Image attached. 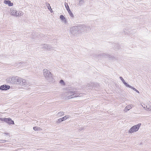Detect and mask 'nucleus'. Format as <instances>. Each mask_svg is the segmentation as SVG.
<instances>
[{
    "instance_id": "f257e3e1",
    "label": "nucleus",
    "mask_w": 151,
    "mask_h": 151,
    "mask_svg": "<svg viewBox=\"0 0 151 151\" xmlns=\"http://www.w3.org/2000/svg\"><path fill=\"white\" fill-rule=\"evenodd\" d=\"M43 75L45 78L49 82L52 81L53 78L51 73L46 69H44L43 70Z\"/></svg>"
},
{
    "instance_id": "f03ea898",
    "label": "nucleus",
    "mask_w": 151,
    "mask_h": 151,
    "mask_svg": "<svg viewBox=\"0 0 151 151\" xmlns=\"http://www.w3.org/2000/svg\"><path fill=\"white\" fill-rule=\"evenodd\" d=\"M19 78L17 77L9 78L6 79L7 81L9 83L19 84Z\"/></svg>"
},
{
    "instance_id": "7ed1b4c3",
    "label": "nucleus",
    "mask_w": 151,
    "mask_h": 151,
    "mask_svg": "<svg viewBox=\"0 0 151 151\" xmlns=\"http://www.w3.org/2000/svg\"><path fill=\"white\" fill-rule=\"evenodd\" d=\"M141 125V123H139L137 125L133 126L129 130V133L132 134L134 132L137 131L139 129Z\"/></svg>"
},
{
    "instance_id": "20e7f679",
    "label": "nucleus",
    "mask_w": 151,
    "mask_h": 151,
    "mask_svg": "<svg viewBox=\"0 0 151 151\" xmlns=\"http://www.w3.org/2000/svg\"><path fill=\"white\" fill-rule=\"evenodd\" d=\"M70 32L72 35L75 36L79 34L77 26L71 27L70 29Z\"/></svg>"
},
{
    "instance_id": "39448f33",
    "label": "nucleus",
    "mask_w": 151,
    "mask_h": 151,
    "mask_svg": "<svg viewBox=\"0 0 151 151\" xmlns=\"http://www.w3.org/2000/svg\"><path fill=\"white\" fill-rule=\"evenodd\" d=\"M92 56L94 58H95L97 60H99V59L103 57H106L108 56L105 53H103L101 54H93Z\"/></svg>"
},
{
    "instance_id": "423d86ee",
    "label": "nucleus",
    "mask_w": 151,
    "mask_h": 151,
    "mask_svg": "<svg viewBox=\"0 0 151 151\" xmlns=\"http://www.w3.org/2000/svg\"><path fill=\"white\" fill-rule=\"evenodd\" d=\"M79 34L85 31L86 25L85 24L78 25L77 26Z\"/></svg>"
},
{
    "instance_id": "0eeeda50",
    "label": "nucleus",
    "mask_w": 151,
    "mask_h": 151,
    "mask_svg": "<svg viewBox=\"0 0 151 151\" xmlns=\"http://www.w3.org/2000/svg\"><path fill=\"white\" fill-rule=\"evenodd\" d=\"M19 83L18 84H19L21 85L24 86H29L28 84V83L24 79L19 78Z\"/></svg>"
},
{
    "instance_id": "6e6552de",
    "label": "nucleus",
    "mask_w": 151,
    "mask_h": 151,
    "mask_svg": "<svg viewBox=\"0 0 151 151\" xmlns=\"http://www.w3.org/2000/svg\"><path fill=\"white\" fill-rule=\"evenodd\" d=\"M65 6L66 8V9L67 10L68 13H69L70 16L72 17H74L73 14L72 12L70 11L69 6L68 5V4L66 2H65Z\"/></svg>"
},
{
    "instance_id": "1a4fd4ad",
    "label": "nucleus",
    "mask_w": 151,
    "mask_h": 151,
    "mask_svg": "<svg viewBox=\"0 0 151 151\" xmlns=\"http://www.w3.org/2000/svg\"><path fill=\"white\" fill-rule=\"evenodd\" d=\"M68 94L69 95L67 97L66 99H69L75 97L74 91L69 92Z\"/></svg>"
},
{
    "instance_id": "9d476101",
    "label": "nucleus",
    "mask_w": 151,
    "mask_h": 151,
    "mask_svg": "<svg viewBox=\"0 0 151 151\" xmlns=\"http://www.w3.org/2000/svg\"><path fill=\"white\" fill-rule=\"evenodd\" d=\"M10 88V86L9 85H3L0 87V89L2 90L6 91L9 89Z\"/></svg>"
},
{
    "instance_id": "9b49d317",
    "label": "nucleus",
    "mask_w": 151,
    "mask_h": 151,
    "mask_svg": "<svg viewBox=\"0 0 151 151\" xmlns=\"http://www.w3.org/2000/svg\"><path fill=\"white\" fill-rule=\"evenodd\" d=\"M42 48L46 49L48 50H50L51 49V46L50 45H48L46 44H42L41 45Z\"/></svg>"
},
{
    "instance_id": "f8f14e48",
    "label": "nucleus",
    "mask_w": 151,
    "mask_h": 151,
    "mask_svg": "<svg viewBox=\"0 0 151 151\" xmlns=\"http://www.w3.org/2000/svg\"><path fill=\"white\" fill-rule=\"evenodd\" d=\"M11 14L12 15L16 16H19V12L17 13V11L14 9H11Z\"/></svg>"
},
{
    "instance_id": "ddd939ff",
    "label": "nucleus",
    "mask_w": 151,
    "mask_h": 151,
    "mask_svg": "<svg viewBox=\"0 0 151 151\" xmlns=\"http://www.w3.org/2000/svg\"><path fill=\"white\" fill-rule=\"evenodd\" d=\"M4 2L5 4H8L9 6H12L13 5V3H11V1L9 0H5Z\"/></svg>"
},
{
    "instance_id": "4468645a",
    "label": "nucleus",
    "mask_w": 151,
    "mask_h": 151,
    "mask_svg": "<svg viewBox=\"0 0 151 151\" xmlns=\"http://www.w3.org/2000/svg\"><path fill=\"white\" fill-rule=\"evenodd\" d=\"M74 91L75 97H79L82 96V93H78L77 92L75 91Z\"/></svg>"
},
{
    "instance_id": "2eb2a0df",
    "label": "nucleus",
    "mask_w": 151,
    "mask_h": 151,
    "mask_svg": "<svg viewBox=\"0 0 151 151\" xmlns=\"http://www.w3.org/2000/svg\"><path fill=\"white\" fill-rule=\"evenodd\" d=\"M146 109L147 110L150 111L151 110V103H149V104H148L146 105Z\"/></svg>"
},
{
    "instance_id": "dca6fc26",
    "label": "nucleus",
    "mask_w": 151,
    "mask_h": 151,
    "mask_svg": "<svg viewBox=\"0 0 151 151\" xmlns=\"http://www.w3.org/2000/svg\"><path fill=\"white\" fill-rule=\"evenodd\" d=\"M64 113L63 111H60L57 114V116L58 117H60L64 115Z\"/></svg>"
},
{
    "instance_id": "f3484780",
    "label": "nucleus",
    "mask_w": 151,
    "mask_h": 151,
    "mask_svg": "<svg viewBox=\"0 0 151 151\" xmlns=\"http://www.w3.org/2000/svg\"><path fill=\"white\" fill-rule=\"evenodd\" d=\"M119 78L122 81L123 83L127 87L128 84L125 82L124 80V79L122 78V77L120 76L119 77Z\"/></svg>"
},
{
    "instance_id": "a211bd4d",
    "label": "nucleus",
    "mask_w": 151,
    "mask_h": 151,
    "mask_svg": "<svg viewBox=\"0 0 151 151\" xmlns=\"http://www.w3.org/2000/svg\"><path fill=\"white\" fill-rule=\"evenodd\" d=\"M46 5L47 6L48 9H49L50 11L51 12V10H52V9L51 8V7L50 6V4L49 3H46Z\"/></svg>"
},
{
    "instance_id": "6ab92c4d",
    "label": "nucleus",
    "mask_w": 151,
    "mask_h": 151,
    "mask_svg": "<svg viewBox=\"0 0 151 151\" xmlns=\"http://www.w3.org/2000/svg\"><path fill=\"white\" fill-rule=\"evenodd\" d=\"M79 4L80 6L83 5L85 2V1L83 0H79Z\"/></svg>"
},
{
    "instance_id": "aec40b11",
    "label": "nucleus",
    "mask_w": 151,
    "mask_h": 151,
    "mask_svg": "<svg viewBox=\"0 0 151 151\" xmlns=\"http://www.w3.org/2000/svg\"><path fill=\"white\" fill-rule=\"evenodd\" d=\"M8 124H14V122L13 120H12L11 118H10L9 121V122Z\"/></svg>"
},
{
    "instance_id": "412c9836",
    "label": "nucleus",
    "mask_w": 151,
    "mask_h": 151,
    "mask_svg": "<svg viewBox=\"0 0 151 151\" xmlns=\"http://www.w3.org/2000/svg\"><path fill=\"white\" fill-rule=\"evenodd\" d=\"M85 31H90L91 30V28L90 26H86Z\"/></svg>"
},
{
    "instance_id": "4be33fe9",
    "label": "nucleus",
    "mask_w": 151,
    "mask_h": 151,
    "mask_svg": "<svg viewBox=\"0 0 151 151\" xmlns=\"http://www.w3.org/2000/svg\"><path fill=\"white\" fill-rule=\"evenodd\" d=\"M86 88L88 89H90L92 88V86L90 84H88Z\"/></svg>"
},
{
    "instance_id": "5701e85b",
    "label": "nucleus",
    "mask_w": 151,
    "mask_h": 151,
    "mask_svg": "<svg viewBox=\"0 0 151 151\" xmlns=\"http://www.w3.org/2000/svg\"><path fill=\"white\" fill-rule=\"evenodd\" d=\"M69 117V116L67 115L65 116L62 118L63 121H64L66 119H67Z\"/></svg>"
},
{
    "instance_id": "b1692460",
    "label": "nucleus",
    "mask_w": 151,
    "mask_h": 151,
    "mask_svg": "<svg viewBox=\"0 0 151 151\" xmlns=\"http://www.w3.org/2000/svg\"><path fill=\"white\" fill-rule=\"evenodd\" d=\"M10 118H6L5 122L8 124L9 122V121Z\"/></svg>"
},
{
    "instance_id": "393cba45",
    "label": "nucleus",
    "mask_w": 151,
    "mask_h": 151,
    "mask_svg": "<svg viewBox=\"0 0 151 151\" xmlns=\"http://www.w3.org/2000/svg\"><path fill=\"white\" fill-rule=\"evenodd\" d=\"M65 17L63 15H61L60 16V19L62 20H63V19H65Z\"/></svg>"
},
{
    "instance_id": "a878e982",
    "label": "nucleus",
    "mask_w": 151,
    "mask_h": 151,
    "mask_svg": "<svg viewBox=\"0 0 151 151\" xmlns=\"http://www.w3.org/2000/svg\"><path fill=\"white\" fill-rule=\"evenodd\" d=\"M132 108V107L130 105H128L126 106V108H127V110H129Z\"/></svg>"
},
{
    "instance_id": "bb28decb",
    "label": "nucleus",
    "mask_w": 151,
    "mask_h": 151,
    "mask_svg": "<svg viewBox=\"0 0 151 151\" xmlns=\"http://www.w3.org/2000/svg\"><path fill=\"white\" fill-rule=\"evenodd\" d=\"M63 121V119H62V118H60L58 120V121L57 122V123H60L62 121Z\"/></svg>"
},
{
    "instance_id": "cd10ccee",
    "label": "nucleus",
    "mask_w": 151,
    "mask_h": 151,
    "mask_svg": "<svg viewBox=\"0 0 151 151\" xmlns=\"http://www.w3.org/2000/svg\"><path fill=\"white\" fill-rule=\"evenodd\" d=\"M127 87H129V88H131L132 89H133V90L135 88L133 87H132L131 86H130L129 84H128V85L127 86Z\"/></svg>"
},
{
    "instance_id": "c85d7f7f",
    "label": "nucleus",
    "mask_w": 151,
    "mask_h": 151,
    "mask_svg": "<svg viewBox=\"0 0 151 151\" xmlns=\"http://www.w3.org/2000/svg\"><path fill=\"white\" fill-rule=\"evenodd\" d=\"M6 142V140H2L0 139V142L4 143Z\"/></svg>"
},
{
    "instance_id": "c756f323",
    "label": "nucleus",
    "mask_w": 151,
    "mask_h": 151,
    "mask_svg": "<svg viewBox=\"0 0 151 151\" xmlns=\"http://www.w3.org/2000/svg\"><path fill=\"white\" fill-rule=\"evenodd\" d=\"M5 119H6V118H0V120L1 121H4L5 122Z\"/></svg>"
},
{
    "instance_id": "7c9ffc66",
    "label": "nucleus",
    "mask_w": 151,
    "mask_h": 151,
    "mask_svg": "<svg viewBox=\"0 0 151 151\" xmlns=\"http://www.w3.org/2000/svg\"><path fill=\"white\" fill-rule=\"evenodd\" d=\"M38 127H33V129L35 131H37L38 130Z\"/></svg>"
},
{
    "instance_id": "2f4dec72",
    "label": "nucleus",
    "mask_w": 151,
    "mask_h": 151,
    "mask_svg": "<svg viewBox=\"0 0 151 151\" xmlns=\"http://www.w3.org/2000/svg\"><path fill=\"white\" fill-rule=\"evenodd\" d=\"M65 23H67V20L65 19H65H63V20H62Z\"/></svg>"
},
{
    "instance_id": "473e14b6",
    "label": "nucleus",
    "mask_w": 151,
    "mask_h": 151,
    "mask_svg": "<svg viewBox=\"0 0 151 151\" xmlns=\"http://www.w3.org/2000/svg\"><path fill=\"white\" fill-rule=\"evenodd\" d=\"M60 83L61 84L64 83V81L63 80H61L60 81Z\"/></svg>"
},
{
    "instance_id": "72a5a7b5",
    "label": "nucleus",
    "mask_w": 151,
    "mask_h": 151,
    "mask_svg": "<svg viewBox=\"0 0 151 151\" xmlns=\"http://www.w3.org/2000/svg\"><path fill=\"white\" fill-rule=\"evenodd\" d=\"M142 106L145 109H146V105L144 104L143 105H142Z\"/></svg>"
},
{
    "instance_id": "f704fd0d",
    "label": "nucleus",
    "mask_w": 151,
    "mask_h": 151,
    "mask_svg": "<svg viewBox=\"0 0 151 151\" xmlns=\"http://www.w3.org/2000/svg\"><path fill=\"white\" fill-rule=\"evenodd\" d=\"M128 110H127V108H126V107L124 108V111L125 112H127Z\"/></svg>"
},
{
    "instance_id": "c9c22d12",
    "label": "nucleus",
    "mask_w": 151,
    "mask_h": 151,
    "mask_svg": "<svg viewBox=\"0 0 151 151\" xmlns=\"http://www.w3.org/2000/svg\"><path fill=\"white\" fill-rule=\"evenodd\" d=\"M19 12V15L21 16V15H22V13L21 12Z\"/></svg>"
},
{
    "instance_id": "e433bc0d",
    "label": "nucleus",
    "mask_w": 151,
    "mask_h": 151,
    "mask_svg": "<svg viewBox=\"0 0 151 151\" xmlns=\"http://www.w3.org/2000/svg\"><path fill=\"white\" fill-rule=\"evenodd\" d=\"M4 134L6 135H8L9 134L8 133H4Z\"/></svg>"
},
{
    "instance_id": "4c0bfd02",
    "label": "nucleus",
    "mask_w": 151,
    "mask_h": 151,
    "mask_svg": "<svg viewBox=\"0 0 151 151\" xmlns=\"http://www.w3.org/2000/svg\"><path fill=\"white\" fill-rule=\"evenodd\" d=\"M136 91L137 93H139V91L138 90H136Z\"/></svg>"
},
{
    "instance_id": "58836bf2",
    "label": "nucleus",
    "mask_w": 151,
    "mask_h": 151,
    "mask_svg": "<svg viewBox=\"0 0 151 151\" xmlns=\"http://www.w3.org/2000/svg\"><path fill=\"white\" fill-rule=\"evenodd\" d=\"M83 129V128H82L81 129H79V130L80 131H81L82 129Z\"/></svg>"
},
{
    "instance_id": "ea45409f",
    "label": "nucleus",
    "mask_w": 151,
    "mask_h": 151,
    "mask_svg": "<svg viewBox=\"0 0 151 151\" xmlns=\"http://www.w3.org/2000/svg\"><path fill=\"white\" fill-rule=\"evenodd\" d=\"M117 45V47H118V48H119V46L118 45Z\"/></svg>"
},
{
    "instance_id": "a19ab883",
    "label": "nucleus",
    "mask_w": 151,
    "mask_h": 151,
    "mask_svg": "<svg viewBox=\"0 0 151 151\" xmlns=\"http://www.w3.org/2000/svg\"><path fill=\"white\" fill-rule=\"evenodd\" d=\"M136 90H137V89L136 88H135L134 89V91H136Z\"/></svg>"
},
{
    "instance_id": "79ce46f5",
    "label": "nucleus",
    "mask_w": 151,
    "mask_h": 151,
    "mask_svg": "<svg viewBox=\"0 0 151 151\" xmlns=\"http://www.w3.org/2000/svg\"><path fill=\"white\" fill-rule=\"evenodd\" d=\"M20 63H21L22 64V63H21V62Z\"/></svg>"
}]
</instances>
